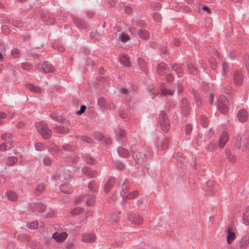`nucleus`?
Returning <instances> with one entry per match:
<instances>
[{
    "mask_svg": "<svg viewBox=\"0 0 249 249\" xmlns=\"http://www.w3.org/2000/svg\"><path fill=\"white\" fill-rule=\"evenodd\" d=\"M159 122L163 131L167 132L169 130L170 127V121L166 113L163 110L160 111L159 116Z\"/></svg>",
    "mask_w": 249,
    "mask_h": 249,
    "instance_id": "f257e3e1",
    "label": "nucleus"
},
{
    "mask_svg": "<svg viewBox=\"0 0 249 249\" xmlns=\"http://www.w3.org/2000/svg\"><path fill=\"white\" fill-rule=\"evenodd\" d=\"M216 104L218 109L221 113L224 114L227 113L229 102L225 96H220Z\"/></svg>",
    "mask_w": 249,
    "mask_h": 249,
    "instance_id": "f03ea898",
    "label": "nucleus"
},
{
    "mask_svg": "<svg viewBox=\"0 0 249 249\" xmlns=\"http://www.w3.org/2000/svg\"><path fill=\"white\" fill-rule=\"evenodd\" d=\"M131 153L133 159L136 163L139 160H144L146 155L144 154H142L139 151L136 149V145H132L131 147Z\"/></svg>",
    "mask_w": 249,
    "mask_h": 249,
    "instance_id": "7ed1b4c3",
    "label": "nucleus"
},
{
    "mask_svg": "<svg viewBox=\"0 0 249 249\" xmlns=\"http://www.w3.org/2000/svg\"><path fill=\"white\" fill-rule=\"evenodd\" d=\"M28 210L33 212H42L45 211L46 206L41 202H37L30 204L28 207Z\"/></svg>",
    "mask_w": 249,
    "mask_h": 249,
    "instance_id": "20e7f679",
    "label": "nucleus"
},
{
    "mask_svg": "<svg viewBox=\"0 0 249 249\" xmlns=\"http://www.w3.org/2000/svg\"><path fill=\"white\" fill-rule=\"evenodd\" d=\"M38 70L42 72H52L53 71V67L52 65L48 61L39 64L37 66Z\"/></svg>",
    "mask_w": 249,
    "mask_h": 249,
    "instance_id": "39448f33",
    "label": "nucleus"
},
{
    "mask_svg": "<svg viewBox=\"0 0 249 249\" xmlns=\"http://www.w3.org/2000/svg\"><path fill=\"white\" fill-rule=\"evenodd\" d=\"M181 113L184 116H187L190 113V108L188 100L186 98H183L181 102Z\"/></svg>",
    "mask_w": 249,
    "mask_h": 249,
    "instance_id": "423d86ee",
    "label": "nucleus"
},
{
    "mask_svg": "<svg viewBox=\"0 0 249 249\" xmlns=\"http://www.w3.org/2000/svg\"><path fill=\"white\" fill-rule=\"evenodd\" d=\"M38 132L44 139H49L52 134V131L46 126H40L38 128Z\"/></svg>",
    "mask_w": 249,
    "mask_h": 249,
    "instance_id": "0eeeda50",
    "label": "nucleus"
},
{
    "mask_svg": "<svg viewBox=\"0 0 249 249\" xmlns=\"http://www.w3.org/2000/svg\"><path fill=\"white\" fill-rule=\"evenodd\" d=\"M128 219L131 223L135 225H140L142 223V218L137 213H129L128 214Z\"/></svg>",
    "mask_w": 249,
    "mask_h": 249,
    "instance_id": "6e6552de",
    "label": "nucleus"
},
{
    "mask_svg": "<svg viewBox=\"0 0 249 249\" xmlns=\"http://www.w3.org/2000/svg\"><path fill=\"white\" fill-rule=\"evenodd\" d=\"M68 234L66 232L58 233L55 232L53 234L52 238L54 239L57 242H62L67 237Z\"/></svg>",
    "mask_w": 249,
    "mask_h": 249,
    "instance_id": "1a4fd4ad",
    "label": "nucleus"
},
{
    "mask_svg": "<svg viewBox=\"0 0 249 249\" xmlns=\"http://www.w3.org/2000/svg\"><path fill=\"white\" fill-rule=\"evenodd\" d=\"M237 116L239 122H245L248 119L249 114L247 110L243 108L238 111Z\"/></svg>",
    "mask_w": 249,
    "mask_h": 249,
    "instance_id": "9d476101",
    "label": "nucleus"
},
{
    "mask_svg": "<svg viewBox=\"0 0 249 249\" xmlns=\"http://www.w3.org/2000/svg\"><path fill=\"white\" fill-rule=\"evenodd\" d=\"M115 132L116 133L115 137L117 140L118 142H122V144H123V143L122 141L125 138L126 135V132L125 130L121 128H117L115 130Z\"/></svg>",
    "mask_w": 249,
    "mask_h": 249,
    "instance_id": "9b49d317",
    "label": "nucleus"
},
{
    "mask_svg": "<svg viewBox=\"0 0 249 249\" xmlns=\"http://www.w3.org/2000/svg\"><path fill=\"white\" fill-rule=\"evenodd\" d=\"M170 65L172 70L176 72L178 77H182L183 75V70L180 65L177 63H170Z\"/></svg>",
    "mask_w": 249,
    "mask_h": 249,
    "instance_id": "f8f14e48",
    "label": "nucleus"
},
{
    "mask_svg": "<svg viewBox=\"0 0 249 249\" xmlns=\"http://www.w3.org/2000/svg\"><path fill=\"white\" fill-rule=\"evenodd\" d=\"M188 69L189 72L193 75H196L198 72V69L195 66L194 62L192 60H188L187 62Z\"/></svg>",
    "mask_w": 249,
    "mask_h": 249,
    "instance_id": "ddd939ff",
    "label": "nucleus"
},
{
    "mask_svg": "<svg viewBox=\"0 0 249 249\" xmlns=\"http://www.w3.org/2000/svg\"><path fill=\"white\" fill-rule=\"evenodd\" d=\"M73 21L75 26L78 28L86 29L88 27L87 23H86L82 19H79L76 18H73Z\"/></svg>",
    "mask_w": 249,
    "mask_h": 249,
    "instance_id": "4468645a",
    "label": "nucleus"
},
{
    "mask_svg": "<svg viewBox=\"0 0 249 249\" xmlns=\"http://www.w3.org/2000/svg\"><path fill=\"white\" fill-rule=\"evenodd\" d=\"M115 178L113 177H110L104 186V192L105 193H108L110 190L114 186V184L115 183Z\"/></svg>",
    "mask_w": 249,
    "mask_h": 249,
    "instance_id": "2eb2a0df",
    "label": "nucleus"
},
{
    "mask_svg": "<svg viewBox=\"0 0 249 249\" xmlns=\"http://www.w3.org/2000/svg\"><path fill=\"white\" fill-rule=\"evenodd\" d=\"M243 76L240 71H236L233 74L234 82L237 85H241L242 83Z\"/></svg>",
    "mask_w": 249,
    "mask_h": 249,
    "instance_id": "dca6fc26",
    "label": "nucleus"
},
{
    "mask_svg": "<svg viewBox=\"0 0 249 249\" xmlns=\"http://www.w3.org/2000/svg\"><path fill=\"white\" fill-rule=\"evenodd\" d=\"M129 186V182L127 179H125L122 185V189L120 191V195L122 197L123 199H124L125 198V194L127 193V188Z\"/></svg>",
    "mask_w": 249,
    "mask_h": 249,
    "instance_id": "f3484780",
    "label": "nucleus"
},
{
    "mask_svg": "<svg viewBox=\"0 0 249 249\" xmlns=\"http://www.w3.org/2000/svg\"><path fill=\"white\" fill-rule=\"evenodd\" d=\"M169 144V139L168 138H165L159 142V143L157 144L158 149H160V150H164L168 148V145Z\"/></svg>",
    "mask_w": 249,
    "mask_h": 249,
    "instance_id": "a211bd4d",
    "label": "nucleus"
},
{
    "mask_svg": "<svg viewBox=\"0 0 249 249\" xmlns=\"http://www.w3.org/2000/svg\"><path fill=\"white\" fill-rule=\"evenodd\" d=\"M228 140V136L226 132H223L220 137L218 141V145L220 148H223Z\"/></svg>",
    "mask_w": 249,
    "mask_h": 249,
    "instance_id": "6ab92c4d",
    "label": "nucleus"
},
{
    "mask_svg": "<svg viewBox=\"0 0 249 249\" xmlns=\"http://www.w3.org/2000/svg\"><path fill=\"white\" fill-rule=\"evenodd\" d=\"M167 69V65L163 62H160L157 66V71L160 76L165 74Z\"/></svg>",
    "mask_w": 249,
    "mask_h": 249,
    "instance_id": "aec40b11",
    "label": "nucleus"
},
{
    "mask_svg": "<svg viewBox=\"0 0 249 249\" xmlns=\"http://www.w3.org/2000/svg\"><path fill=\"white\" fill-rule=\"evenodd\" d=\"M235 235L231 227H229L227 229V241L228 244H231L235 239Z\"/></svg>",
    "mask_w": 249,
    "mask_h": 249,
    "instance_id": "412c9836",
    "label": "nucleus"
},
{
    "mask_svg": "<svg viewBox=\"0 0 249 249\" xmlns=\"http://www.w3.org/2000/svg\"><path fill=\"white\" fill-rule=\"evenodd\" d=\"M240 249H247L249 247V236L243 237L240 243Z\"/></svg>",
    "mask_w": 249,
    "mask_h": 249,
    "instance_id": "4be33fe9",
    "label": "nucleus"
},
{
    "mask_svg": "<svg viewBox=\"0 0 249 249\" xmlns=\"http://www.w3.org/2000/svg\"><path fill=\"white\" fill-rule=\"evenodd\" d=\"M51 117L54 120L58 121L62 123H70L69 121L66 120L65 118L62 117L61 116H59L57 113H53L50 115Z\"/></svg>",
    "mask_w": 249,
    "mask_h": 249,
    "instance_id": "5701e85b",
    "label": "nucleus"
},
{
    "mask_svg": "<svg viewBox=\"0 0 249 249\" xmlns=\"http://www.w3.org/2000/svg\"><path fill=\"white\" fill-rule=\"evenodd\" d=\"M14 147L13 143L11 142H7L1 143L0 145V150L1 151H5L6 150L10 149Z\"/></svg>",
    "mask_w": 249,
    "mask_h": 249,
    "instance_id": "b1692460",
    "label": "nucleus"
},
{
    "mask_svg": "<svg viewBox=\"0 0 249 249\" xmlns=\"http://www.w3.org/2000/svg\"><path fill=\"white\" fill-rule=\"evenodd\" d=\"M95 240V236L92 233L85 234L82 237V241L85 242L90 243Z\"/></svg>",
    "mask_w": 249,
    "mask_h": 249,
    "instance_id": "393cba45",
    "label": "nucleus"
},
{
    "mask_svg": "<svg viewBox=\"0 0 249 249\" xmlns=\"http://www.w3.org/2000/svg\"><path fill=\"white\" fill-rule=\"evenodd\" d=\"M137 61L141 70L144 73H146L147 72L148 70L147 69L146 62L144 59L142 58H138Z\"/></svg>",
    "mask_w": 249,
    "mask_h": 249,
    "instance_id": "a878e982",
    "label": "nucleus"
},
{
    "mask_svg": "<svg viewBox=\"0 0 249 249\" xmlns=\"http://www.w3.org/2000/svg\"><path fill=\"white\" fill-rule=\"evenodd\" d=\"M5 196L9 200L12 201H16L18 198L17 194L12 191H7L5 194Z\"/></svg>",
    "mask_w": 249,
    "mask_h": 249,
    "instance_id": "bb28decb",
    "label": "nucleus"
},
{
    "mask_svg": "<svg viewBox=\"0 0 249 249\" xmlns=\"http://www.w3.org/2000/svg\"><path fill=\"white\" fill-rule=\"evenodd\" d=\"M60 189L62 192L67 194H70L71 193V187L70 184H63L60 187Z\"/></svg>",
    "mask_w": 249,
    "mask_h": 249,
    "instance_id": "cd10ccee",
    "label": "nucleus"
},
{
    "mask_svg": "<svg viewBox=\"0 0 249 249\" xmlns=\"http://www.w3.org/2000/svg\"><path fill=\"white\" fill-rule=\"evenodd\" d=\"M54 131L60 134H68L70 132V129L62 126H57L54 127Z\"/></svg>",
    "mask_w": 249,
    "mask_h": 249,
    "instance_id": "c85d7f7f",
    "label": "nucleus"
},
{
    "mask_svg": "<svg viewBox=\"0 0 249 249\" xmlns=\"http://www.w3.org/2000/svg\"><path fill=\"white\" fill-rule=\"evenodd\" d=\"M137 35L141 38L147 39L149 38V33L144 29H139L137 32Z\"/></svg>",
    "mask_w": 249,
    "mask_h": 249,
    "instance_id": "c756f323",
    "label": "nucleus"
},
{
    "mask_svg": "<svg viewBox=\"0 0 249 249\" xmlns=\"http://www.w3.org/2000/svg\"><path fill=\"white\" fill-rule=\"evenodd\" d=\"M117 152L119 155L124 158H126L129 156V152L126 149L123 148L122 147H119L118 148Z\"/></svg>",
    "mask_w": 249,
    "mask_h": 249,
    "instance_id": "7c9ffc66",
    "label": "nucleus"
},
{
    "mask_svg": "<svg viewBox=\"0 0 249 249\" xmlns=\"http://www.w3.org/2000/svg\"><path fill=\"white\" fill-rule=\"evenodd\" d=\"M121 63L125 67H129L130 66V62L129 57L126 55H123L120 57Z\"/></svg>",
    "mask_w": 249,
    "mask_h": 249,
    "instance_id": "2f4dec72",
    "label": "nucleus"
},
{
    "mask_svg": "<svg viewBox=\"0 0 249 249\" xmlns=\"http://www.w3.org/2000/svg\"><path fill=\"white\" fill-rule=\"evenodd\" d=\"M26 87L30 91L34 92L39 93L41 91L40 88L35 87L32 84L29 83L26 84Z\"/></svg>",
    "mask_w": 249,
    "mask_h": 249,
    "instance_id": "473e14b6",
    "label": "nucleus"
},
{
    "mask_svg": "<svg viewBox=\"0 0 249 249\" xmlns=\"http://www.w3.org/2000/svg\"><path fill=\"white\" fill-rule=\"evenodd\" d=\"M70 178L71 175L68 171H63L59 174V178L61 180H69Z\"/></svg>",
    "mask_w": 249,
    "mask_h": 249,
    "instance_id": "72a5a7b5",
    "label": "nucleus"
},
{
    "mask_svg": "<svg viewBox=\"0 0 249 249\" xmlns=\"http://www.w3.org/2000/svg\"><path fill=\"white\" fill-rule=\"evenodd\" d=\"M75 138L76 139H80L82 141L86 142L88 143H91L92 142V139L91 138L86 136L76 135Z\"/></svg>",
    "mask_w": 249,
    "mask_h": 249,
    "instance_id": "f704fd0d",
    "label": "nucleus"
},
{
    "mask_svg": "<svg viewBox=\"0 0 249 249\" xmlns=\"http://www.w3.org/2000/svg\"><path fill=\"white\" fill-rule=\"evenodd\" d=\"M61 148L65 151L74 152L76 150V147L70 144L67 143L62 145Z\"/></svg>",
    "mask_w": 249,
    "mask_h": 249,
    "instance_id": "c9c22d12",
    "label": "nucleus"
},
{
    "mask_svg": "<svg viewBox=\"0 0 249 249\" xmlns=\"http://www.w3.org/2000/svg\"><path fill=\"white\" fill-rule=\"evenodd\" d=\"M18 161V159L16 157H8L6 160L5 163L7 165L13 166Z\"/></svg>",
    "mask_w": 249,
    "mask_h": 249,
    "instance_id": "e433bc0d",
    "label": "nucleus"
},
{
    "mask_svg": "<svg viewBox=\"0 0 249 249\" xmlns=\"http://www.w3.org/2000/svg\"><path fill=\"white\" fill-rule=\"evenodd\" d=\"M243 63L245 64L246 69L249 74V54H244L242 57Z\"/></svg>",
    "mask_w": 249,
    "mask_h": 249,
    "instance_id": "4c0bfd02",
    "label": "nucleus"
},
{
    "mask_svg": "<svg viewBox=\"0 0 249 249\" xmlns=\"http://www.w3.org/2000/svg\"><path fill=\"white\" fill-rule=\"evenodd\" d=\"M88 188L90 192L93 193L96 192L97 187L95 181L94 180L90 181L88 184Z\"/></svg>",
    "mask_w": 249,
    "mask_h": 249,
    "instance_id": "58836bf2",
    "label": "nucleus"
},
{
    "mask_svg": "<svg viewBox=\"0 0 249 249\" xmlns=\"http://www.w3.org/2000/svg\"><path fill=\"white\" fill-rule=\"evenodd\" d=\"M196 143L198 146L202 145L204 142L205 140L203 135L201 133H198L196 138Z\"/></svg>",
    "mask_w": 249,
    "mask_h": 249,
    "instance_id": "ea45409f",
    "label": "nucleus"
},
{
    "mask_svg": "<svg viewBox=\"0 0 249 249\" xmlns=\"http://www.w3.org/2000/svg\"><path fill=\"white\" fill-rule=\"evenodd\" d=\"M45 189V185L44 183H42L39 184L35 191V194L38 195L42 193Z\"/></svg>",
    "mask_w": 249,
    "mask_h": 249,
    "instance_id": "a19ab883",
    "label": "nucleus"
},
{
    "mask_svg": "<svg viewBox=\"0 0 249 249\" xmlns=\"http://www.w3.org/2000/svg\"><path fill=\"white\" fill-rule=\"evenodd\" d=\"M242 219L246 225H249V208L247 210L246 213L244 214Z\"/></svg>",
    "mask_w": 249,
    "mask_h": 249,
    "instance_id": "79ce46f5",
    "label": "nucleus"
},
{
    "mask_svg": "<svg viewBox=\"0 0 249 249\" xmlns=\"http://www.w3.org/2000/svg\"><path fill=\"white\" fill-rule=\"evenodd\" d=\"M193 95H194V97L195 99L196 103V105L198 106H200L201 104V100L200 99V96H199V94H198V93L196 91H194Z\"/></svg>",
    "mask_w": 249,
    "mask_h": 249,
    "instance_id": "37998d69",
    "label": "nucleus"
},
{
    "mask_svg": "<svg viewBox=\"0 0 249 249\" xmlns=\"http://www.w3.org/2000/svg\"><path fill=\"white\" fill-rule=\"evenodd\" d=\"M42 20L46 24H51L53 22V19L49 15H44L42 17Z\"/></svg>",
    "mask_w": 249,
    "mask_h": 249,
    "instance_id": "c03bdc74",
    "label": "nucleus"
},
{
    "mask_svg": "<svg viewBox=\"0 0 249 249\" xmlns=\"http://www.w3.org/2000/svg\"><path fill=\"white\" fill-rule=\"evenodd\" d=\"M52 46L53 48L60 52H63L65 51V48L60 44L54 43L52 44Z\"/></svg>",
    "mask_w": 249,
    "mask_h": 249,
    "instance_id": "a18cd8bd",
    "label": "nucleus"
},
{
    "mask_svg": "<svg viewBox=\"0 0 249 249\" xmlns=\"http://www.w3.org/2000/svg\"><path fill=\"white\" fill-rule=\"evenodd\" d=\"M90 37L93 41L99 40L101 38L100 35L97 32H92L90 34Z\"/></svg>",
    "mask_w": 249,
    "mask_h": 249,
    "instance_id": "49530a36",
    "label": "nucleus"
},
{
    "mask_svg": "<svg viewBox=\"0 0 249 249\" xmlns=\"http://www.w3.org/2000/svg\"><path fill=\"white\" fill-rule=\"evenodd\" d=\"M89 198L87 199V204L88 206H92L95 202V196L93 195H88Z\"/></svg>",
    "mask_w": 249,
    "mask_h": 249,
    "instance_id": "de8ad7c7",
    "label": "nucleus"
},
{
    "mask_svg": "<svg viewBox=\"0 0 249 249\" xmlns=\"http://www.w3.org/2000/svg\"><path fill=\"white\" fill-rule=\"evenodd\" d=\"M26 225L27 227L30 229H36L39 227V224L37 221L27 223Z\"/></svg>",
    "mask_w": 249,
    "mask_h": 249,
    "instance_id": "09e8293b",
    "label": "nucleus"
},
{
    "mask_svg": "<svg viewBox=\"0 0 249 249\" xmlns=\"http://www.w3.org/2000/svg\"><path fill=\"white\" fill-rule=\"evenodd\" d=\"M162 94L164 96L168 95H173L174 91L173 90L167 89L164 86H163L161 89Z\"/></svg>",
    "mask_w": 249,
    "mask_h": 249,
    "instance_id": "8fccbe9b",
    "label": "nucleus"
},
{
    "mask_svg": "<svg viewBox=\"0 0 249 249\" xmlns=\"http://www.w3.org/2000/svg\"><path fill=\"white\" fill-rule=\"evenodd\" d=\"M217 146V143L214 142H211L206 147L207 150L210 152H212L214 150Z\"/></svg>",
    "mask_w": 249,
    "mask_h": 249,
    "instance_id": "3c124183",
    "label": "nucleus"
},
{
    "mask_svg": "<svg viewBox=\"0 0 249 249\" xmlns=\"http://www.w3.org/2000/svg\"><path fill=\"white\" fill-rule=\"evenodd\" d=\"M11 23L14 26L16 27L22 28L23 27V23L19 20H12Z\"/></svg>",
    "mask_w": 249,
    "mask_h": 249,
    "instance_id": "603ef678",
    "label": "nucleus"
},
{
    "mask_svg": "<svg viewBox=\"0 0 249 249\" xmlns=\"http://www.w3.org/2000/svg\"><path fill=\"white\" fill-rule=\"evenodd\" d=\"M201 122L203 127H207L209 124L208 118L205 115H202L201 117Z\"/></svg>",
    "mask_w": 249,
    "mask_h": 249,
    "instance_id": "864d4df0",
    "label": "nucleus"
},
{
    "mask_svg": "<svg viewBox=\"0 0 249 249\" xmlns=\"http://www.w3.org/2000/svg\"><path fill=\"white\" fill-rule=\"evenodd\" d=\"M98 105L101 108H105L106 107V100L105 98L101 97L98 100Z\"/></svg>",
    "mask_w": 249,
    "mask_h": 249,
    "instance_id": "5fc2aeb1",
    "label": "nucleus"
},
{
    "mask_svg": "<svg viewBox=\"0 0 249 249\" xmlns=\"http://www.w3.org/2000/svg\"><path fill=\"white\" fill-rule=\"evenodd\" d=\"M85 160L88 163L94 164L96 162L95 159L89 156H85Z\"/></svg>",
    "mask_w": 249,
    "mask_h": 249,
    "instance_id": "6e6d98bb",
    "label": "nucleus"
},
{
    "mask_svg": "<svg viewBox=\"0 0 249 249\" xmlns=\"http://www.w3.org/2000/svg\"><path fill=\"white\" fill-rule=\"evenodd\" d=\"M84 211V209L83 208L81 207H77L73 209L71 213L72 215H77L78 214L81 213Z\"/></svg>",
    "mask_w": 249,
    "mask_h": 249,
    "instance_id": "4d7b16f0",
    "label": "nucleus"
},
{
    "mask_svg": "<svg viewBox=\"0 0 249 249\" xmlns=\"http://www.w3.org/2000/svg\"><path fill=\"white\" fill-rule=\"evenodd\" d=\"M35 149L37 151H43L45 150V147L43 143L37 142L35 145Z\"/></svg>",
    "mask_w": 249,
    "mask_h": 249,
    "instance_id": "13d9d810",
    "label": "nucleus"
},
{
    "mask_svg": "<svg viewBox=\"0 0 249 249\" xmlns=\"http://www.w3.org/2000/svg\"><path fill=\"white\" fill-rule=\"evenodd\" d=\"M135 24L136 25L140 27L143 28L144 27L146 26V23L142 19H137L135 21Z\"/></svg>",
    "mask_w": 249,
    "mask_h": 249,
    "instance_id": "bf43d9fd",
    "label": "nucleus"
},
{
    "mask_svg": "<svg viewBox=\"0 0 249 249\" xmlns=\"http://www.w3.org/2000/svg\"><path fill=\"white\" fill-rule=\"evenodd\" d=\"M206 185L208 188H211L210 190V192L211 194L213 193V187L214 186V183L213 181L208 180L206 182Z\"/></svg>",
    "mask_w": 249,
    "mask_h": 249,
    "instance_id": "052dcab7",
    "label": "nucleus"
},
{
    "mask_svg": "<svg viewBox=\"0 0 249 249\" xmlns=\"http://www.w3.org/2000/svg\"><path fill=\"white\" fill-rule=\"evenodd\" d=\"M95 138L96 139L100 141H103L105 140V137L103 134L101 132H97L95 135Z\"/></svg>",
    "mask_w": 249,
    "mask_h": 249,
    "instance_id": "680f3d73",
    "label": "nucleus"
},
{
    "mask_svg": "<svg viewBox=\"0 0 249 249\" xmlns=\"http://www.w3.org/2000/svg\"><path fill=\"white\" fill-rule=\"evenodd\" d=\"M192 130V126L190 124H187L185 126V133L186 135H189L191 133Z\"/></svg>",
    "mask_w": 249,
    "mask_h": 249,
    "instance_id": "e2e57ef3",
    "label": "nucleus"
},
{
    "mask_svg": "<svg viewBox=\"0 0 249 249\" xmlns=\"http://www.w3.org/2000/svg\"><path fill=\"white\" fill-rule=\"evenodd\" d=\"M153 18L155 21L160 22L161 21V16L160 13L156 12L153 15Z\"/></svg>",
    "mask_w": 249,
    "mask_h": 249,
    "instance_id": "0e129e2a",
    "label": "nucleus"
},
{
    "mask_svg": "<svg viewBox=\"0 0 249 249\" xmlns=\"http://www.w3.org/2000/svg\"><path fill=\"white\" fill-rule=\"evenodd\" d=\"M209 62L211 64L212 68L213 70L215 69L216 67L215 59L213 57H211L210 58Z\"/></svg>",
    "mask_w": 249,
    "mask_h": 249,
    "instance_id": "69168bd1",
    "label": "nucleus"
},
{
    "mask_svg": "<svg viewBox=\"0 0 249 249\" xmlns=\"http://www.w3.org/2000/svg\"><path fill=\"white\" fill-rule=\"evenodd\" d=\"M13 135L12 133H4L1 135V139L6 141L7 139H10L12 138Z\"/></svg>",
    "mask_w": 249,
    "mask_h": 249,
    "instance_id": "338daca9",
    "label": "nucleus"
},
{
    "mask_svg": "<svg viewBox=\"0 0 249 249\" xmlns=\"http://www.w3.org/2000/svg\"><path fill=\"white\" fill-rule=\"evenodd\" d=\"M166 81L168 83L172 82L174 80V76L172 73H168L166 76Z\"/></svg>",
    "mask_w": 249,
    "mask_h": 249,
    "instance_id": "774afa93",
    "label": "nucleus"
}]
</instances>
